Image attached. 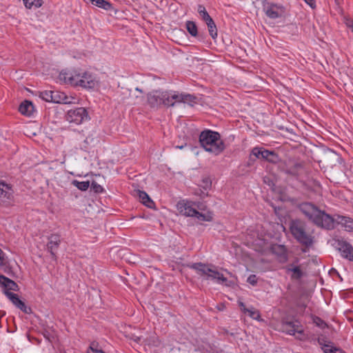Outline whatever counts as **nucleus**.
Returning a JSON list of instances; mask_svg holds the SVG:
<instances>
[{"label": "nucleus", "instance_id": "f257e3e1", "mask_svg": "<svg viewBox=\"0 0 353 353\" xmlns=\"http://www.w3.org/2000/svg\"><path fill=\"white\" fill-rule=\"evenodd\" d=\"M300 210L315 225L331 230L334 228V219L325 212L320 210L311 203H303L299 205Z\"/></svg>", "mask_w": 353, "mask_h": 353}, {"label": "nucleus", "instance_id": "f03ea898", "mask_svg": "<svg viewBox=\"0 0 353 353\" xmlns=\"http://www.w3.org/2000/svg\"><path fill=\"white\" fill-rule=\"evenodd\" d=\"M199 142L205 151L214 155L220 154L225 149L224 143L221 140L219 133L210 130L201 132Z\"/></svg>", "mask_w": 353, "mask_h": 353}, {"label": "nucleus", "instance_id": "7ed1b4c3", "mask_svg": "<svg viewBox=\"0 0 353 353\" xmlns=\"http://www.w3.org/2000/svg\"><path fill=\"white\" fill-rule=\"evenodd\" d=\"M191 268L195 270L199 275L206 279L214 280L219 283H223L227 281L223 274L218 272L211 265L196 263L192 265Z\"/></svg>", "mask_w": 353, "mask_h": 353}, {"label": "nucleus", "instance_id": "20e7f679", "mask_svg": "<svg viewBox=\"0 0 353 353\" xmlns=\"http://www.w3.org/2000/svg\"><path fill=\"white\" fill-rule=\"evenodd\" d=\"M290 230L294 239L302 245L309 246L312 244V236L306 233L303 225L300 222L292 221Z\"/></svg>", "mask_w": 353, "mask_h": 353}, {"label": "nucleus", "instance_id": "39448f33", "mask_svg": "<svg viewBox=\"0 0 353 353\" xmlns=\"http://www.w3.org/2000/svg\"><path fill=\"white\" fill-rule=\"evenodd\" d=\"M198 209L202 210L203 208L201 207L199 203H196L188 199H183L179 201L176 204V209L179 213L185 216L193 217L197 214Z\"/></svg>", "mask_w": 353, "mask_h": 353}, {"label": "nucleus", "instance_id": "423d86ee", "mask_svg": "<svg viewBox=\"0 0 353 353\" xmlns=\"http://www.w3.org/2000/svg\"><path fill=\"white\" fill-rule=\"evenodd\" d=\"M83 72L79 70H63L59 73V78L64 83L77 87L79 85Z\"/></svg>", "mask_w": 353, "mask_h": 353}, {"label": "nucleus", "instance_id": "0eeeda50", "mask_svg": "<svg viewBox=\"0 0 353 353\" xmlns=\"http://www.w3.org/2000/svg\"><path fill=\"white\" fill-rule=\"evenodd\" d=\"M88 119V113L84 108H77L70 110L66 114V121L75 125H80Z\"/></svg>", "mask_w": 353, "mask_h": 353}, {"label": "nucleus", "instance_id": "6e6552de", "mask_svg": "<svg viewBox=\"0 0 353 353\" xmlns=\"http://www.w3.org/2000/svg\"><path fill=\"white\" fill-rule=\"evenodd\" d=\"M282 329L283 332L290 335L294 336L296 334L302 335L303 337H299V340L304 341L306 339L303 326L298 321H283L282 323Z\"/></svg>", "mask_w": 353, "mask_h": 353}, {"label": "nucleus", "instance_id": "1a4fd4ad", "mask_svg": "<svg viewBox=\"0 0 353 353\" xmlns=\"http://www.w3.org/2000/svg\"><path fill=\"white\" fill-rule=\"evenodd\" d=\"M334 246L341 252L343 258L353 261V247L350 243L343 239H335Z\"/></svg>", "mask_w": 353, "mask_h": 353}, {"label": "nucleus", "instance_id": "9d476101", "mask_svg": "<svg viewBox=\"0 0 353 353\" xmlns=\"http://www.w3.org/2000/svg\"><path fill=\"white\" fill-rule=\"evenodd\" d=\"M263 9L265 14L272 19L281 17L285 12V8L282 5L273 3H266L263 6Z\"/></svg>", "mask_w": 353, "mask_h": 353}, {"label": "nucleus", "instance_id": "9b49d317", "mask_svg": "<svg viewBox=\"0 0 353 353\" xmlns=\"http://www.w3.org/2000/svg\"><path fill=\"white\" fill-rule=\"evenodd\" d=\"M52 102L56 103L71 104L75 103L77 98L72 95H67L65 92L53 90Z\"/></svg>", "mask_w": 353, "mask_h": 353}, {"label": "nucleus", "instance_id": "f8f14e48", "mask_svg": "<svg viewBox=\"0 0 353 353\" xmlns=\"http://www.w3.org/2000/svg\"><path fill=\"white\" fill-rule=\"evenodd\" d=\"M334 223L340 225L346 232H353V219L350 216L336 215Z\"/></svg>", "mask_w": 353, "mask_h": 353}, {"label": "nucleus", "instance_id": "ddd939ff", "mask_svg": "<svg viewBox=\"0 0 353 353\" xmlns=\"http://www.w3.org/2000/svg\"><path fill=\"white\" fill-rule=\"evenodd\" d=\"M162 91L155 90L148 94V103L152 108H158L163 105Z\"/></svg>", "mask_w": 353, "mask_h": 353}, {"label": "nucleus", "instance_id": "4468645a", "mask_svg": "<svg viewBox=\"0 0 353 353\" xmlns=\"http://www.w3.org/2000/svg\"><path fill=\"white\" fill-rule=\"evenodd\" d=\"M286 273L290 274V278L292 280L301 279L303 276V272L301 266L295 263H290L285 268Z\"/></svg>", "mask_w": 353, "mask_h": 353}, {"label": "nucleus", "instance_id": "2eb2a0df", "mask_svg": "<svg viewBox=\"0 0 353 353\" xmlns=\"http://www.w3.org/2000/svg\"><path fill=\"white\" fill-rule=\"evenodd\" d=\"M5 294L6 296L12 301V303L18 308H19L21 311H23L25 313H29L30 309L28 308L24 302H23L19 297V296L17 294L10 292H5Z\"/></svg>", "mask_w": 353, "mask_h": 353}, {"label": "nucleus", "instance_id": "dca6fc26", "mask_svg": "<svg viewBox=\"0 0 353 353\" xmlns=\"http://www.w3.org/2000/svg\"><path fill=\"white\" fill-rule=\"evenodd\" d=\"M318 343L323 353H346L343 350L334 347L330 341H325L324 339L319 338Z\"/></svg>", "mask_w": 353, "mask_h": 353}, {"label": "nucleus", "instance_id": "f3484780", "mask_svg": "<svg viewBox=\"0 0 353 353\" xmlns=\"http://www.w3.org/2000/svg\"><path fill=\"white\" fill-rule=\"evenodd\" d=\"M13 190L11 185L0 180V199L2 201L10 200L13 195Z\"/></svg>", "mask_w": 353, "mask_h": 353}, {"label": "nucleus", "instance_id": "a211bd4d", "mask_svg": "<svg viewBox=\"0 0 353 353\" xmlns=\"http://www.w3.org/2000/svg\"><path fill=\"white\" fill-rule=\"evenodd\" d=\"M0 285L3 288V291L9 292V290L17 291L19 289L18 285L9 278L0 274Z\"/></svg>", "mask_w": 353, "mask_h": 353}, {"label": "nucleus", "instance_id": "6ab92c4d", "mask_svg": "<svg viewBox=\"0 0 353 353\" xmlns=\"http://www.w3.org/2000/svg\"><path fill=\"white\" fill-rule=\"evenodd\" d=\"M61 243L60 236L58 234H52L48 238V249L52 256H55V251Z\"/></svg>", "mask_w": 353, "mask_h": 353}, {"label": "nucleus", "instance_id": "aec40b11", "mask_svg": "<svg viewBox=\"0 0 353 353\" xmlns=\"http://www.w3.org/2000/svg\"><path fill=\"white\" fill-rule=\"evenodd\" d=\"M80 81L79 86L83 88H92L95 85V79L87 72H83L82 78L80 79Z\"/></svg>", "mask_w": 353, "mask_h": 353}, {"label": "nucleus", "instance_id": "412c9836", "mask_svg": "<svg viewBox=\"0 0 353 353\" xmlns=\"http://www.w3.org/2000/svg\"><path fill=\"white\" fill-rule=\"evenodd\" d=\"M137 195L139 196L140 201L145 205L146 207L152 208L154 203L150 199L149 195L144 191L137 190L136 191Z\"/></svg>", "mask_w": 353, "mask_h": 353}, {"label": "nucleus", "instance_id": "4be33fe9", "mask_svg": "<svg viewBox=\"0 0 353 353\" xmlns=\"http://www.w3.org/2000/svg\"><path fill=\"white\" fill-rule=\"evenodd\" d=\"M19 111L23 115L30 116L34 111L33 104L29 101H24L19 105Z\"/></svg>", "mask_w": 353, "mask_h": 353}, {"label": "nucleus", "instance_id": "5701e85b", "mask_svg": "<svg viewBox=\"0 0 353 353\" xmlns=\"http://www.w3.org/2000/svg\"><path fill=\"white\" fill-rule=\"evenodd\" d=\"M0 270L8 272L10 270V263L6 253L0 248Z\"/></svg>", "mask_w": 353, "mask_h": 353}, {"label": "nucleus", "instance_id": "b1692460", "mask_svg": "<svg viewBox=\"0 0 353 353\" xmlns=\"http://www.w3.org/2000/svg\"><path fill=\"white\" fill-rule=\"evenodd\" d=\"M278 156L274 151L263 149L261 153V159L268 161L269 162L274 163L276 161Z\"/></svg>", "mask_w": 353, "mask_h": 353}, {"label": "nucleus", "instance_id": "393cba45", "mask_svg": "<svg viewBox=\"0 0 353 353\" xmlns=\"http://www.w3.org/2000/svg\"><path fill=\"white\" fill-rule=\"evenodd\" d=\"M197 11L201 18L205 22V23L208 22H210V21L213 20L212 17L209 15L205 8L203 5L198 6Z\"/></svg>", "mask_w": 353, "mask_h": 353}, {"label": "nucleus", "instance_id": "a878e982", "mask_svg": "<svg viewBox=\"0 0 353 353\" xmlns=\"http://www.w3.org/2000/svg\"><path fill=\"white\" fill-rule=\"evenodd\" d=\"M271 250L274 254H275L278 256H286L287 250H286L285 247L283 245H278V244L273 245L271 248Z\"/></svg>", "mask_w": 353, "mask_h": 353}, {"label": "nucleus", "instance_id": "bb28decb", "mask_svg": "<svg viewBox=\"0 0 353 353\" xmlns=\"http://www.w3.org/2000/svg\"><path fill=\"white\" fill-rule=\"evenodd\" d=\"M23 1L28 9H36L42 6V0H23Z\"/></svg>", "mask_w": 353, "mask_h": 353}, {"label": "nucleus", "instance_id": "cd10ccee", "mask_svg": "<svg viewBox=\"0 0 353 353\" xmlns=\"http://www.w3.org/2000/svg\"><path fill=\"white\" fill-rule=\"evenodd\" d=\"M185 28L189 34L192 37H196L198 34V30L196 23L192 21H188L185 23Z\"/></svg>", "mask_w": 353, "mask_h": 353}, {"label": "nucleus", "instance_id": "c85d7f7f", "mask_svg": "<svg viewBox=\"0 0 353 353\" xmlns=\"http://www.w3.org/2000/svg\"><path fill=\"white\" fill-rule=\"evenodd\" d=\"M170 91H162V101L163 105L165 106H173L174 103L172 101V97H170Z\"/></svg>", "mask_w": 353, "mask_h": 353}, {"label": "nucleus", "instance_id": "c756f323", "mask_svg": "<svg viewBox=\"0 0 353 353\" xmlns=\"http://www.w3.org/2000/svg\"><path fill=\"white\" fill-rule=\"evenodd\" d=\"M92 4L98 6L99 8H103L108 10L112 8V5L108 1L105 0H89Z\"/></svg>", "mask_w": 353, "mask_h": 353}, {"label": "nucleus", "instance_id": "7c9ffc66", "mask_svg": "<svg viewBox=\"0 0 353 353\" xmlns=\"http://www.w3.org/2000/svg\"><path fill=\"white\" fill-rule=\"evenodd\" d=\"M206 25L208 28V32L210 35L212 39H215L217 37V28L213 20L210 21V22L206 23Z\"/></svg>", "mask_w": 353, "mask_h": 353}, {"label": "nucleus", "instance_id": "2f4dec72", "mask_svg": "<svg viewBox=\"0 0 353 353\" xmlns=\"http://www.w3.org/2000/svg\"><path fill=\"white\" fill-rule=\"evenodd\" d=\"M72 185H74L76 188L81 191H85L88 189L90 186V182L88 181H79L77 180H73L72 182Z\"/></svg>", "mask_w": 353, "mask_h": 353}, {"label": "nucleus", "instance_id": "473e14b6", "mask_svg": "<svg viewBox=\"0 0 353 353\" xmlns=\"http://www.w3.org/2000/svg\"><path fill=\"white\" fill-rule=\"evenodd\" d=\"M194 216L196 217L199 220L203 221H211L212 220V214L210 212L203 214L197 210V214Z\"/></svg>", "mask_w": 353, "mask_h": 353}, {"label": "nucleus", "instance_id": "72a5a7b5", "mask_svg": "<svg viewBox=\"0 0 353 353\" xmlns=\"http://www.w3.org/2000/svg\"><path fill=\"white\" fill-rule=\"evenodd\" d=\"M181 103H188L190 105H192L196 102V98L190 94L182 93Z\"/></svg>", "mask_w": 353, "mask_h": 353}, {"label": "nucleus", "instance_id": "f704fd0d", "mask_svg": "<svg viewBox=\"0 0 353 353\" xmlns=\"http://www.w3.org/2000/svg\"><path fill=\"white\" fill-rule=\"evenodd\" d=\"M246 314H248L249 316L253 319L257 320L259 321H263V319H261L259 311L254 307L249 308Z\"/></svg>", "mask_w": 353, "mask_h": 353}, {"label": "nucleus", "instance_id": "c9c22d12", "mask_svg": "<svg viewBox=\"0 0 353 353\" xmlns=\"http://www.w3.org/2000/svg\"><path fill=\"white\" fill-rule=\"evenodd\" d=\"M53 90H44L40 92V97L48 102H52Z\"/></svg>", "mask_w": 353, "mask_h": 353}, {"label": "nucleus", "instance_id": "e433bc0d", "mask_svg": "<svg viewBox=\"0 0 353 353\" xmlns=\"http://www.w3.org/2000/svg\"><path fill=\"white\" fill-rule=\"evenodd\" d=\"M170 97L172 99V101L174 105L176 103H181L182 98V93H179L176 91L170 90Z\"/></svg>", "mask_w": 353, "mask_h": 353}, {"label": "nucleus", "instance_id": "4c0bfd02", "mask_svg": "<svg viewBox=\"0 0 353 353\" xmlns=\"http://www.w3.org/2000/svg\"><path fill=\"white\" fill-rule=\"evenodd\" d=\"M312 321L317 327L321 329H325L327 327L326 323L319 316H312Z\"/></svg>", "mask_w": 353, "mask_h": 353}, {"label": "nucleus", "instance_id": "58836bf2", "mask_svg": "<svg viewBox=\"0 0 353 353\" xmlns=\"http://www.w3.org/2000/svg\"><path fill=\"white\" fill-rule=\"evenodd\" d=\"M263 148L254 147L251 152V155L254 156L256 158L261 159V153H263Z\"/></svg>", "mask_w": 353, "mask_h": 353}, {"label": "nucleus", "instance_id": "ea45409f", "mask_svg": "<svg viewBox=\"0 0 353 353\" xmlns=\"http://www.w3.org/2000/svg\"><path fill=\"white\" fill-rule=\"evenodd\" d=\"M302 167V165L300 163H296L292 168H290L288 170V173L292 174V175H296L298 173L299 169H300Z\"/></svg>", "mask_w": 353, "mask_h": 353}, {"label": "nucleus", "instance_id": "a19ab883", "mask_svg": "<svg viewBox=\"0 0 353 353\" xmlns=\"http://www.w3.org/2000/svg\"><path fill=\"white\" fill-rule=\"evenodd\" d=\"M257 281H258V279L255 274L250 275L247 279V282L253 286L256 285Z\"/></svg>", "mask_w": 353, "mask_h": 353}, {"label": "nucleus", "instance_id": "79ce46f5", "mask_svg": "<svg viewBox=\"0 0 353 353\" xmlns=\"http://www.w3.org/2000/svg\"><path fill=\"white\" fill-rule=\"evenodd\" d=\"M345 24L353 32V19L351 18H346Z\"/></svg>", "mask_w": 353, "mask_h": 353}, {"label": "nucleus", "instance_id": "37998d69", "mask_svg": "<svg viewBox=\"0 0 353 353\" xmlns=\"http://www.w3.org/2000/svg\"><path fill=\"white\" fill-rule=\"evenodd\" d=\"M304 1L312 9L316 8V1L315 0H304Z\"/></svg>", "mask_w": 353, "mask_h": 353}, {"label": "nucleus", "instance_id": "c03bdc74", "mask_svg": "<svg viewBox=\"0 0 353 353\" xmlns=\"http://www.w3.org/2000/svg\"><path fill=\"white\" fill-rule=\"evenodd\" d=\"M239 305L243 313H247V311H248L249 309L245 307V304L243 302L239 301Z\"/></svg>", "mask_w": 353, "mask_h": 353}, {"label": "nucleus", "instance_id": "a18cd8bd", "mask_svg": "<svg viewBox=\"0 0 353 353\" xmlns=\"http://www.w3.org/2000/svg\"><path fill=\"white\" fill-rule=\"evenodd\" d=\"M185 145H186V143H185L184 145H176V148L181 150V149L184 148L185 147Z\"/></svg>", "mask_w": 353, "mask_h": 353}, {"label": "nucleus", "instance_id": "49530a36", "mask_svg": "<svg viewBox=\"0 0 353 353\" xmlns=\"http://www.w3.org/2000/svg\"><path fill=\"white\" fill-rule=\"evenodd\" d=\"M299 337H303V336H302V335H301V334H298V335L296 336V339H299Z\"/></svg>", "mask_w": 353, "mask_h": 353}]
</instances>
